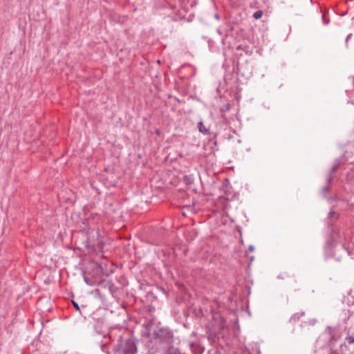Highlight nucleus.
Returning <instances> with one entry per match:
<instances>
[{"mask_svg": "<svg viewBox=\"0 0 354 354\" xmlns=\"http://www.w3.org/2000/svg\"><path fill=\"white\" fill-rule=\"evenodd\" d=\"M73 306L75 308L76 310H80V307H79L78 304L76 302L73 301Z\"/></svg>", "mask_w": 354, "mask_h": 354, "instance_id": "3", "label": "nucleus"}, {"mask_svg": "<svg viewBox=\"0 0 354 354\" xmlns=\"http://www.w3.org/2000/svg\"><path fill=\"white\" fill-rule=\"evenodd\" d=\"M262 15L263 12L261 10H257L254 13L253 17L254 19H259L262 17Z\"/></svg>", "mask_w": 354, "mask_h": 354, "instance_id": "1", "label": "nucleus"}, {"mask_svg": "<svg viewBox=\"0 0 354 354\" xmlns=\"http://www.w3.org/2000/svg\"><path fill=\"white\" fill-rule=\"evenodd\" d=\"M250 250L251 251H252V250H253V247H252V246H250Z\"/></svg>", "mask_w": 354, "mask_h": 354, "instance_id": "4", "label": "nucleus"}, {"mask_svg": "<svg viewBox=\"0 0 354 354\" xmlns=\"http://www.w3.org/2000/svg\"><path fill=\"white\" fill-rule=\"evenodd\" d=\"M198 129L202 133H206L207 131L202 122H199Z\"/></svg>", "mask_w": 354, "mask_h": 354, "instance_id": "2", "label": "nucleus"}]
</instances>
